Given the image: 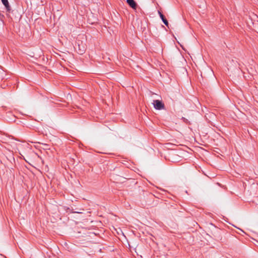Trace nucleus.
<instances>
[{"label":"nucleus","mask_w":258,"mask_h":258,"mask_svg":"<svg viewBox=\"0 0 258 258\" xmlns=\"http://www.w3.org/2000/svg\"><path fill=\"white\" fill-rule=\"evenodd\" d=\"M154 107L156 109H162L164 108V105L162 102L158 100H154L153 102Z\"/></svg>","instance_id":"nucleus-1"},{"label":"nucleus","mask_w":258,"mask_h":258,"mask_svg":"<svg viewBox=\"0 0 258 258\" xmlns=\"http://www.w3.org/2000/svg\"><path fill=\"white\" fill-rule=\"evenodd\" d=\"M2 1L6 8L8 9L9 8V5L8 0H2Z\"/></svg>","instance_id":"nucleus-3"},{"label":"nucleus","mask_w":258,"mask_h":258,"mask_svg":"<svg viewBox=\"0 0 258 258\" xmlns=\"http://www.w3.org/2000/svg\"><path fill=\"white\" fill-rule=\"evenodd\" d=\"M158 14H159V15L160 16V17L161 18V19H162V21L163 20L165 19L164 18V17L163 15L160 11H158Z\"/></svg>","instance_id":"nucleus-4"},{"label":"nucleus","mask_w":258,"mask_h":258,"mask_svg":"<svg viewBox=\"0 0 258 258\" xmlns=\"http://www.w3.org/2000/svg\"><path fill=\"white\" fill-rule=\"evenodd\" d=\"M241 232H244L243 230H242L241 229H239Z\"/></svg>","instance_id":"nucleus-6"},{"label":"nucleus","mask_w":258,"mask_h":258,"mask_svg":"<svg viewBox=\"0 0 258 258\" xmlns=\"http://www.w3.org/2000/svg\"><path fill=\"white\" fill-rule=\"evenodd\" d=\"M163 22L164 23V24L166 26H168V21L165 19V20H163Z\"/></svg>","instance_id":"nucleus-5"},{"label":"nucleus","mask_w":258,"mask_h":258,"mask_svg":"<svg viewBox=\"0 0 258 258\" xmlns=\"http://www.w3.org/2000/svg\"><path fill=\"white\" fill-rule=\"evenodd\" d=\"M126 2L132 8L136 9L137 5L134 0H126Z\"/></svg>","instance_id":"nucleus-2"}]
</instances>
